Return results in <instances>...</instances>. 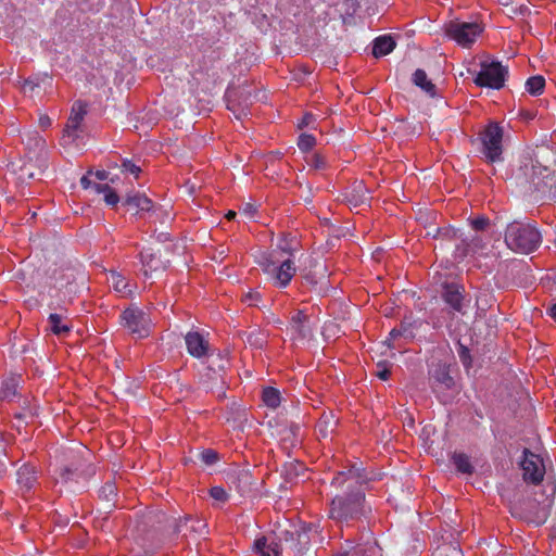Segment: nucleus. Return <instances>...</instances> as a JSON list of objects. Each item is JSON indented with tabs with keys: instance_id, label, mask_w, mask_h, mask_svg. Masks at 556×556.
Masks as SVG:
<instances>
[{
	"instance_id": "29",
	"label": "nucleus",
	"mask_w": 556,
	"mask_h": 556,
	"mask_svg": "<svg viewBox=\"0 0 556 556\" xmlns=\"http://www.w3.org/2000/svg\"><path fill=\"white\" fill-rule=\"evenodd\" d=\"M412 81L429 97L434 98L437 96V86L428 78L424 70L417 68L413 74Z\"/></svg>"
},
{
	"instance_id": "42",
	"label": "nucleus",
	"mask_w": 556,
	"mask_h": 556,
	"mask_svg": "<svg viewBox=\"0 0 556 556\" xmlns=\"http://www.w3.org/2000/svg\"><path fill=\"white\" fill-rule=\"evenodd\" d=\"M199 458L204 465L213 466L218 462L219 455L216 451L206 448L199 454Z\"/></svg>"
},
{
	"instance_id": "9",
	"label": "nucleus",
	"mask_w": 556,
	"mask_h": 556,
	"mask_svg": "<svg viewBox=\"0 0 556 556\" xmlns=\"http://www.w3.org/2000/svg\"><path fill=\"white\" fill-rule=\"evenodd\" d=\"M521 469L523 480L534 485L541 483L545 475L543 459L528 448L523 450Z\"/></svg>"
},
{
	"instance_id": "35",
	"label": "nucleus",
	"mask_w": 556,
	"mask_h": 556,
	"mask_svg": "<svg viewBox=\"0 0 556 556\" xmlns=\"http://www.w3.org/2000/svg\"><path fill=\"white\" fill-rule=\"evenodd\" d=\"M117 495V488L114 482H106L100 490H99V497L106 503L105 508L111 509L115 506L114 501Z\"/></svg>"
},
{
	"instance_id": "26",
	"label": "nucleus",
	"mask_w": 556,
	"mask_h": 556,
	"mask_svg": "<svg viewBox=\"0 0 556 556\" xmlns=\"http://www.w3.org/2000/svg\"><path fill=\"white\" fill-rule=\"evenodd\" d=\"M333 556H381V548L376 542L357 544L350 549L336 553Z\"/></svg>"
},
{
	"instance_id": "13",
	"label": "nucleus",
	"mask_w": 556,
	"mask_h": 556,
	"mask_svg": "<svg viewBox=\"0 0 556 556\" xmlns=\"http://www.w3.org/2000/svg\"><path fill=\"white\" fill-rule=\"evenodd\" d=\"M422 321L418 318H414L410 316H405L397 327H394L389 332V337L386 339L384 343L390 348L394 349L395 345L393 342L403 338L405 340L412 341L416 337L417 330L421 327Z\"/></svg>"
},
{
	"instance_id": "14",
	"label": "nucleus",
	"mask_w": 556,
	"mask_h": 556,
	"mask_svg": "<svg viewBox=\"0 0 556 556\" xmlns=\"http://www.w3.org/2000/svg\"><path fill=\"white\" fill-rule=\"evenodd\" d=\"M252 549L258 556H281L285 552L281 534L269 533L255 539Z\"/></svg>"
},
{
	"instance_id": "6",
	"label": "nucleus",
	"mask_w": 556,
	"mask_h": 556,
	"mask_svg": "<svg viewBox=\"0 0 556 556\" xmlns=\"http://www.w3.org/2000/svg\"><path fill=\"white\" fill-rule=\"evenodd\" d=\"M483 25L478 22L451 21L445 26V35L463 48H470L483 33Z\"/></svg>"
},
{
	"instance_id": "18",
	"label": "nucleus",
	"mask_w": 556,
	"mask_h": 556,
	"mask_svg": "<svg viewBox=\"0 0 556 556\" xmlns=\"http://www.w3.org/2000/svg\"><path fill=\"white\" fill-rule=\"evenodd\" d=\"M226 98L227 109L232 111L238 118L242 114H247L245 110L251 104V93L248 90L241 88L229 90Z\"/></svg>"
},
{
	"instance_id": "53",
	"label": "nucleus",
	"mask_w": 556,
	"mask_h": 556,
	"mask_svg": "<svg viewBox=\"0 0 556 556\" xmlns=\"http://www.w3.org/2000/svg\"><path fill=\"white\" fill-rule=\"evenodd\" d=\"M390 374L391 371L389 369L387 362H379L377 364L376 375L379 379L387 380L390 377Z\"/></svg>"
},
{
	"instance_id": "49",
	"label": "nucleus",
	"mask_w": 556,
	"mask_h": 556,
	"mask_svg": "<svg viewBox=\"0 0 556 556\" xmlns=\"http://www.w3.org/2000/svg\"><path fill=\"white\" fill-rule=\"evenodd\" d=\"M492 295L489 293L480 294L477 298V306L479 311L485 312L492 305Z\"/></svg>"
},
{
	"instance_id": "20",
	"label": "nucleus",
	"mask_w": 556,
	"mask_h": 556,
	"mask_svg": "<svg viewBox=\"0 0 556 556\" xmlns=\"http://www.w3.org/2000/svg\"><path fill=\"white\" fill-rule=\"evenodd\" d=\"M48 329L58 337H66L73 329L68 311L61 307L59 313H51L48 316Z\"/></svg>"
},
{
	"instance_id": "5",
	"label": "nucleus",
	"mask_w": 556,
	"mask_h": 556,
	"mask_svg": "<svg viewBox=\"0 0 556 556\" xmlns=\"http://www.w3.org/2000/svg\"><path fill=\"white\" fill-rule=\"evenodd\" d=\"M119 324L136 339L148 338L152 329L150 315L136 305H131L121 313Z\"/></svg>"
},
{
	"instance_id": "33",
	"label": "nucleus",
	"mask_w": 556,
	"mask_h": 556,
	"mask_svg": "<svg viewBox=\"0 0 556 556\" xmlns=\"http://www.w3.org/2000/svg\"><path fill=\"white\" fill-rule=\"evenodd\" d=\"M201 383L206 389L216 394L217 397H225V377L222 376V386L214 383V374L207 375V366L201 375Z\"/></svg>"
},
{
	"instance_id": "43",
	"label": "nucleus",
	"mask_w": 556,
	"mask_h": 556,
	"mask_svg": "<svg viewBox=\"0 0 556 556\" xmlns=\"http://www.w3.org/2000/svg\"><path fill=\"white\" fill-rule=\"evenodd\" d=\"M316 143V139L313 135L302 134L298 140V147L301 151H309Z\"/></svg>"
},
{
	"instance_id": "7",
	"label": "nucleus",
	"mask_w": 556,
	"mask_h": 556,
	"mask_svg": "<svg viewBox=\"0 0 556 556\" xmlns=\"http://www.w3.org/2000/svg\"><path fill=\"white\" fill-rule=\"evenodd\" d=\"M482 154L489 163H496L503 160V128L496 124H489L480 134Z\"/></svg>"
},
{
	"instance_id": "27",
	"label": "nucleus",
	"mask_w": 556,
	"mask_h": 556,
	"mask_svg": "<svg viewBox=\"0 0 556 556\" xmlns=\"http://www.w3.org/2000/svg\"><path fill=\"white\" fill-rule=\"evenodd\" d=\"M124 204L131 210L150 212L153 208V202L144 193L130 192L126 195Z\"/></svg>"
},
{
	"instance_id": "34",
	"label": "nucleus",
	"mask_w": 556,
	"mask_h": 556,
	"mask_svg": "<svg viewBox=\"0 0 556 556\" xmlns=\"http://www.w3.org/2000/svg\"><path fill=\"white\" fill-rule=\"evenodd\" d=\"M20 377L5 379L0 387V401H12L17 395Z\"/></svg>"
},
{
	"instance_id": "38",
	"label": "nucleus",
	"mask_w": 556,
	"mask_h": 556,
	"mask_svg": "<svg viewBox=\"0 0 556 556\" xmlns=\"http://www.w3.org/2000/svg\"><path fill=\"white\" fill-rule=\"evenodd\" d=\"M453 464L455 465L457 471L462 473L471 475L473 472V467L470 463L469 457L464 453H454L452 456Z\"/></svg>"
},
{
	"instance_id": "28",
	"label": "nucleus",
	"mask_w": 556,
	"mask_h": 556,
	"mask_svg": "<svg viewBox=\"0 0 556 556\" xmlns=\"http://www.w3.org/2000/svg\"><path fill=\"white\" fill-rule=\"evenodd\" d=\"M205 528L206 525L199 519H191L189 517L179 520L173 519V532L177 534L184 532V535H186L187 531L202 533Z\"/></svg>"
},
{
	"instance_id": "23",
	"label": "nucleus",
	"mask_w": 556,
	"mask_h": 556,
	"mask_svg": "<svg viewBox=\"0 0 556 556\" xmlns=\"http://www.w3.org/2000/svg\"><path fill=\"white\" fill-rule=\"evenodd\" d=\"M36 468L29 464H24L16 472V483L21 494L29 493L37 483Z\"/></svg>"
},
{
	"instance_id": "41",
	"label": "nucleus",
	"mask_w": 556,
	"mask_h": 556,
	"mask_svg": "<svg viewBox=\"0 0 556 556\" xmlns=\"http://www.w3.org/2000/svg\"><path fill=\"white\" fill-rule=\"evenodd\" d=\"M45 80H51V78L47 74L26 78L23 80L22 90L24 92H33L36 88L40 87L41 83Z\"/></svg>"
},
{
	"instance_id": "22",
	"label": "nucleus",
	"mask_w": 556,
	"mask_h": 556,
	"mask_svg": "<svg viewBox=\"0 0 556 556\" xmlns=\"http://www.w3.org/2000/svg\"><path fill=\"white\" fill-rule=\"evenodd\" d=\"M429 383L433 392L451 390L455 386L453 377L445 366H437L429 371Z\"/></svg>"
},
{
	"instance_id": "61",
	"label": "nucleus",
	"mask_w": 556,
	"mask_h": 556,
	"mask_svg": "<svg viewBox=\"0 0 556 556\" xmlns=\"http://www.w3.org/2000/svg\"><path fill=\"white\" fill-rule=\"evenodd\" d=\"M38 123L41 128L46 129L51 126L52 122L48 115L43 114V115H40Z\"/></svg>"
},
{
	"instance_id": "58",
	"label": "nucleus",
	"mask_w": 556,
	"mask_h": 556,
	"mask_svg": "<svg viewBox=\"0 0 556 556\" xmlns=\"http://www.w3.org/2000/svg\"><path fill=\"white\" fill-rule=\"evenodd\" d=\"M434 231H435V235H432L433 238L443 237V238H450L451 239V238L456 236L455 231H451V230H447V229L435 228Z\"/></svg>"
},
{
	"instance_id": "59",
	"label": "nucleus",
	"mask_w": 556,
	"mask_h": 556,
	"mask_svg": "<svg viewBox=\"0 0 556 556\" xmlns=\"http://www.w3.org/2000/svg\"><path fill=\"white\" fill-rule=\"evenodd\" d=\"M260 300V293L258 292H249L245 295V302L249 303V305H256V302Z\"/></svg>"
},
{
	"instance_id": "16",
	"label": "nucleus",
	"mask_w": 556,
	"mask_h": 556,
	"mask_svg": "<svg viewBox=\"0 0 556 556\" xmlns=\"http://www.w3.org/2000/svg\"><path fill=\"white\" fill-rule=\"evenodd\" d=\"M342 197L343 201L353 208L369 205L370 202L369 190L361 180H355L344 193H342Z\"/></svg>"
},
{
	"instance_id": "46",
	"label": "nucleus",
	"mask_w": 556,
	"mask_h": 556,
	"mask_svg": "<svg viewBox=\"0 0 556 556\" xmlns=\"http://www.w3.org/2000/svg\"><path fill=\"white\" fill-rule=\"evenodd\" d=\"M469 224L475 231H483L490 225V219L484 215H479L469 218Z\"/></svg>"
},
{
	"instance_id": "48",
	"label": "nucleus",
	"mask_w": 556,
	"mask_h": 556,
	"mask_svg": "<svg viewBox=\"0 0 556 556\" xmlns=\"http://www.w3.org/2000/svg\"><path fill=\"white\" fill-rule=\"evenodd\" d=\"M210 495L214 500L222 502V503H225L229 498V495L226 492V490L223 486H218V485H215L210 489Z\"/></svg>"
},
{
	"instance_id": "19",
	"label": "nucleus",
	"mask_w": 556,
	"mask_h": 556,
	"mask_svg": "<svg viewBox=\"0 0 556 556\" xmlns=\"http://www.w3.org/2000/svg\"><path fill=\"white\" fill-rule=\"evenodd\" d=\"M465 289L463 286H459L457 283H446L443 288L442 292V299L444 302L454 311L462 315H464L465 312V295H464Z\"/></svg>"
},
{
	"instance_id": "30",
	"label": "nucleus",
	"mask_w": 556,
	"mask_h": 556,
	"mask_svg": "<svg viewBox=\"0 0 556 556\" xmlns=\"http://www.w3.org/2000/svg\"><path fill=\"white\" fill-rule=\"evenodd\" d=\"M396 46V42L390 35L379 36L374 40L372 54L376 58L384 56L391 53Z\"/></svg>"
},
{
	"instance_id": "4",
	"label": "nucleus",
	"mask_w": 556,
	"mask_h": 556,
	"mask_svg": "<svg viewBox=\"0 0 556 556\" xmlns=\"http://www.w3.org/2000/svg\"><path fill=\"white\" fill-rule=\"evenodd\" d=\"M542 240L538 225L527 219H515L504 230V242L515 253L530 254L541 247Z\"/></svg>"
},
{
	"instance_id": "21",
	"label": "nucleus",
	"mask_w": 556,
	"mask_h": 556,
	"mask_svg": "<svg viewBox=\"0 0 556 556\" xmlns=\"http://www.w3.org/2000/svg\"><path fill=\"white\" fill-rule=\"evenodd\" d=\"M140 261L146 277H152L153 274L166 268V263L161 258L160 253L152 248H146L140 252Z\"/></svg>"
},
{
	"instance_id": "44",
	"label": "nucleus",
	"mask_w": 556,
	"mask_h": 556,
	"mask_svg": "<svg viewBox=\"0 0 556 556\" xmlns=\"http://www.w3.org/2000/svg\"><path fill=\"white\" fill-rule=\"evenodd\" d=\"M110 281L115 291H117V292L126 291L128 285H127L126 279L121 274L112 271Z\"/></svg>"
},
{
	"instance_id": "3",
	"label": "nucleus",
	"mask_w": 556,
	"mask_h": 556,
	"mask_svg": "<svg viewBox=\"0 0 556 556\" xmlns=\"http://www.w3.org/2000/svg\"><path fill=\"white\" fill-rule=\"evenodd\" d=\"M296 247L293 239L287 236L279 240L277 248L271 251H257L254 254L255 263L262 268L278 288H286L296 273V267L291 256L294 255Z\"/></svg>"
},
{
	"instance_id": "55",
	"label": "nucleus",
	"mask_w": 556,
	"mask_h": 556,
	"mask_svg": "<svg viewBox=\"0 0 556 556\" xmlns=\"http://www.w3.org/2000/svg\"><path fill=\"white\" fill-rule=\"evenodd\" d=\"M458 355H459V358H460L462 363L464 364V366L470 365L471 358H470V352H469L468 348H466L465 345H460L459 350H458Z\"/></svg>"
},
{
	"instance_id": "11",
	"label": "nucleus",
	"mask_w": 556,
	"mask_h": 556,
	"mask_svg": "<svg viewBox=\"0 0 556 556\" xmlns=\"http://www.w3.org/2000/svg\"><path fill=\"white\" fill-rule=\"evenodd\" d=\"M486 242L480 235H472L460 240L455 245L454 258L458 262L467 257H477L485 254Z\"/></svg>"
},
{
	"instance_id": "2",
	"label": "nucleus",
	"mask_w": 556,
	"mask_h": 556,
	"mask_svg": "<svg viewBox=\"0 0 556 556\" xmlns=\"http://www.w3.org/2000/svg\"><path fill=\"white\" fill-rule=\"evenodd\" d=\"M555 165L556 153L546 146L536 147L521 154L511 180L525 194L556 201Z\"/></svg>"
},
{
	"instance_id": "56",
	"label": "nucleus",
	"mask_w": 556,
	"mask_h": 556,
	"mask_svg": "<svg viewBox=\"0 0 556 556\" xmlns=\"http://www.w3.org/2000/svg\"><path fill=\"white\" fill-rule=\"evenodd\" d=\"M240 213L249 218H252L254 217L255 213H256V208L253 204L251 203H245L241 210H240Z\"/></svg>"
},
{
	"instance_id": "12",
	"label": "nucleus",
	"mask_w": 556,
	"mask_h": 556,
	"mask_svg": "<svg viewBox=\"0 0 556 556\" xmlns=\"http://www.w3.org/2000/svg\"><path fill=\"white\" fill-rule=\"evenodd\" d=\"M225 478L229 488L236 490L241 496L252 491L254 478L251 470L248 468H230L225 472Z\"/></svg>"
},
{
	"instance_id": "8",
	"label": "nucleus",
	"mask_w": 556,
	"mask_h": 556,
	"mask_svg": "<svg viewBox=\"0 0 556 556\" xmlns=\"http://www.w3.org/2000/svg\"><path fill=\"white\" fill-rule=\"evenodd\" d=\"M507 75L508 67L503 66L501 62H483L481 63V71L477 73L473 81L479 87L498 90L504 87Z\"/></svg>"
},
{
	"instance_id": "31",
	"label": "nucleus",
	"mask_w": 556,
	"mask_h": 556,
	"mask_svg": "<svg viewBox=\"0 0 556 556\" xmlns=\"http://www.w3.org/2000/svg\"><path fill=\"white\" fill-rule=\"evenodd\" d=\"M336 418L332 413H324L316 424V431L319 438L327 439L336 429Z\"/></svg>"
},
{
	"instance_id": "32",
	"label": "nucleus",
	"mask_w": 556,
	"mask_h": 556,
	"mask_svg": "<svg viewBox=\"0 0 556 556\" xmlns=\"http://www.w3.org/2000/svg\"><path fill=\"white\" fill-rule=\"evenodd\" d=\"M241 336L244 342L257 350L263 349L267 343V333L261 329H253L243 332Z\"/></svg>"
},
{
	"instance_id": "51",
	"label": "nucleus",
	"mask_w": 556,
	"mask_h": 556,
	"mask_svg": "<svg viewBox=\"0 0 556 556\" xmlns=\"http://www.w3.org/2000/svg\"><path fill=\"white\" fill-rule=\"evenodd\" d=\"M311 166L315 169H324L327 166V160L324 155L315 153L309 162Z\"/></svg>"
},
{
	"instance_id": "50",
	"label": "nucleus",
	"mask_w": 556,
	"mask_h": 556,
	"mask_svg": "<svg viewBox=\"0 0 556 556\" xmlns=\"http://www.w3.org/2000/svg\"><path fill=\"white\" fill-rule=\"evenodd\" d=\"M8 455L4 443L0 440V477H2L8 469Z\"/></svg>"
},
{
	"instance_id": "1",
	"label": "nucleus",
	"mask_w": 556,
	"mask_h": 556,
	"mask_svg": "<svg viewBox=\"0 0 556 556\" xmlns=\"http://www.w3.org/2000/svg\"><path fill=\"white\" fill-rule=\"evenodd\" d=\"M374 471H367L362 464H353L346 470L336 473L331 486L340 493L331 501L329 517L340 523L358 520L370 511L366 506L363 485L377 480Z\"/></svg>"
},
{
	"instance_id": "15",
	"label": "nucleus",
	"mask_w": 556,
	"mask_h": 556,
	"mask_svg": "<svg viewBox=\"0 0 556 556\" xmlns=\"http://www.w3.org/2000/svg\"><path fill=\"white\" fill-rule=\"evenodd\" d=\"M88 105L81 100L73 103L70 117L67 119L63 138L70 139L72 142L79 138L81 131V123L88 112Z\"/></svg>"
},
{
	"instance_id": "25",
	"label": "nucleus",
	"mask_w": 556,
	"mask_h": 556,
	"mask_svg": "<svg viewBox=\"0 0 556 556\" xmlns=\"http://www.w3.org/2000/svg\"><path fill=\"white\" fill-rule=\"evenodd\" d=\"M229 365L230 363L227 355L218 353L216 355H211L208 357V362L206 365L207 375H211V372L214 374L215 384L222 386V376L225 377Z\"/></svg>"
},
{
	"instance_id": "63",
	"label": "nucleus",
	"mask_w": 556,
	"mask_h": 556,
	"mask_svg": "<svg viewBox=\"0 0 556 556\" xmlns=\"http://www.w3.org/2000/svg\"><path fill=\"white\" fill-rule=\"evenodd\" d=\"M94 176L99 179V180H106L108 177H109V173L106 170H97L94 173Z\"/></svg>"
},
{
	"instance_id": "39",
	"label": "nucleus",
	"mask_w": 556,
	"mask_h": 556,
	"mask_svg": "<svg viewBox=\"0 0 556 556\" xmlns=\"http://www.w3.org/2000/svg\"><path fill=\"white\" fill-rule=\"evenodd\" d=\"M545 88V79L541 75L531 76L526 81V90L531 96H540L543 93Z\"/></svg>"
},
{
	"instance_id": "47",
	"label": "nucleus",
	"mask_w": 556,
	"mask_h": 556,
	"mask_svg": "<svg viewBox=\"0 0 556 556\" xmlns=\"http://www.w3.org/2000/svg\"><path fill=\"white\" fill-rule=\"evenodd\" d=\"M104 195V202L109 206H116L119 202V195L115 192V190L109 186V188H105V191L103 193Z\"/></svg>"
},
{
	"instance_id": "45",
	"label": "nucleus",
	"mask_w": 556,
	"mask_h": 556,
	"mask_svg": "<svg viewBox=\"0 0 556 556\" xmlns=\"http://www.w3.org/2000/svg\"><path fill=\"white\" fill-rule=\"evenodd\" d=\"M121 170L123 173L132 175L135 178H138L141 173V167L135 164L131 160L124 159L121 164Z\"/></svg>"
},
{
	"instance_id": "37",
	"label": "nucleus",
	"mask_w": 556,
	"mask_h": 556,
	"mask_svg": "<svg viewBox=\"0 0 556 556\" xmlns=\"http://www.w3.org/2000/svg\"><path fill=\"white\" fill-rule=\"evenodd\" d=\"M23 142L29 150L41 151L46 147V140L37 131H28L23 136Z\"/></svg>"
},
{
	"instance_id": "57",
	"label": "nucleus",
	"mask_w": 556,
	"mask_h": 556,
	"mask_svg": "<svg viewBox=\"0 0 556 556\" xmlns=\"http://www.w3.org/2000/svg\"><path fill=\"white\" fill-rule=\"evenodd\" d=\"M291 469H294L295 475L298 476L301 471L305 470V467H304V465L302 463H299V462L293 463V462H291V463L286 465V470H287L288 473H290Z\"/></svg>"
},
{
	"instance_id": "36",
	"label": "nucleus",
	"mask_w": 556,
	"mask_h": 556,
	"mask_svg": "<svg viewBox=\"0 0 556 556\" xmlns=\"http://www.w3.org/2000/svg\"><path fill=\"white\" fill-rule=\"evenodd\" d=\"M262 399L265 405L269 408H277L281 403L280 392L274 387L264 388L262 392Z\"/></svg>"
},
{
	"instance_id": "54",
	"label": "nucleus",
	"mask_w": 556,
	"mask_h": 556,
	"mask_svg": "<svg viewBox=\"0 0 556 556\" xmlns=\"http://www.w3.org/2000/svg\"><path fill=\"white\" fill-rule=\"evenodd\" d=\"M547 518H548V513L545 508H543L534 517L529 518L528 520L530 522L535 523L536 526H541V525L545 523Z\"/></svg>"
},
{
	"instance_id": "24",
	"label": "nucleus",
	"mask_w": 556,
	"mask_h": 556,
	"mask_svg": "<svg viewBox=\"0 0 556 556\" xmlns=\"http://www.w3.org/2000/svg\"><path fill=\"white\" fill-rule=\"evenodd\" d=\"M185 342L188 353L195 358L205 356L208 351V341L197 331H189L185 336Z\"/></svg>"
},
{
	"instance_id": "10",
	"label": "nucleus",
	"mask_w": 556,
	"mask_h": 556,
	"mask_svg": "<svg viewBox=\"0 0 556 556\" xmlns=\"http://www.w3.org/2000/svg\"><path fill=\"white\" fill-rule=\"evenodd\" d=\"M280 534L288 556H298L308 549L309 536L305 529L282 530Z\"/></svg>"
},
{
	"instance_id": "40",
	"label": "nucleus",
	"mask_w": 556,
	"mask_h": 556,
	"mask_svg": "<svg viewBox=\"0 0 556 556\" xmlns=\"http://www.w3.org/2000/svg\"><path fill=\"white\" fill-rule=\"evenodd\" d=\"M84 465V462L79 460L77 464H72L71 466H66L60 469V478L67 482L70 480L78 481L81 477V472L79 468Z\"/></svg>"
},
{
	"instance_id": "60",
	"label": "nucleus",
	"mask_w": 556,
	"mask_h": 556,
	"mask_svg": "<svg viewBox=\"0 0 556 556\" xmlns=\"http://www.w3.org/2000/svg\"><path fill=\"white\" fill-rule=\"evenodd\" d=\"M92 174L91 170L88 172V175H84L81 178H80V186L84 188V189H89L91 188L92 186V181L90 180L89 178V175Z\"/></svg>"
},
{
	"instance_id": "62",
	"label": "nucleus",
	"mask_w": 556,
	"mask_h": 556,
	"mask_svg": "<svg viewBox=\"0 0 556 556\" xmlns=\"http://www.w3.org/2000/svg\"><path fill=\"white\" fill-rule=\"evenodd\" d=\"M110 185L108 184H97V182H93L91 188L94 190L96 193L100 194V193H104L105 191V188H109Z\"/></svg>"
},
{
	"instance_id": "52",
	"label": "nucleus",
	"mask_w": 556,
	"mask_h": 556,
	"mask_svg": "<svg viewBox=\"0 0 556 556\" xmlns=\"http://www.w3.org/2000/svg\"><path fill=\"white\" fill-rule=\"evenodd\" d=\"M38 415V406L36 405H27L23 407V410L16 415L18 418L27 419V418H34Z\"/></svg>"
},
{
	"instance_id": "17",
	"label": "nucleus",
	"mask_w": 556,
	"mask_h": 556,
	"mask_svg": "<svg viewBox=\"0 0 556 556\" xmlns=\"http://www.w3.org/2000/svg\"><path fill=\"white\" fill-rule=\"evenodd\" d=\"M288 330L293 341L303 342L311 338L312 328L308 316L302 311L296 312L290 319Z\"/></svg>"
},
{
	"instance_id": "64",
	"label": "nucleus",
	"mask_w": 556,
	"mask_h": 556,
	"mask_svg": "<svg viewBox=\"0 0 556 556\" xmlns=\"http://www.w3.org/2000/svg\"><path fill=\"white\" fill-rule=\"evenodd\" d=\"M548 314L556 320V303L548 309Z\"/></svg>"
}]
</instances>
